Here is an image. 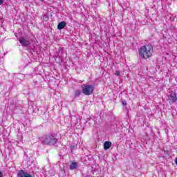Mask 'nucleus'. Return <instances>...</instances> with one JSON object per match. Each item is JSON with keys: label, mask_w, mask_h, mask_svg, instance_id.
Segmentation results:
<instances>
[{"label": "nucleus", "mask_w": 177, "mask_h": 177, "mask_svg": "<svg viewBox=\"0 0 177 177\" xmlns=\"http://www.w3.org/2000/svg\"><path fill=\"white\" fill-rule=\"evenodd\" d=\"M153 46L151 44H146L141 46L138 53L140 59H149L153 55Z\"/></svg>", "instance_id": "nucleus-1"}, {"label": "nucleus", "mask_w": 177, "mask_h": 177, "mask_svg": "<svg viewBox=\"0 0 177 177\" xmlns=\"http://www.w3.org/2000/svg\"><path fill=\"white\" fill-rule=\"evenodd\" d=\"M42 145L55 146L57 143V138L53 134H48L44 137L39 138Z\"/></svg>", "instance_id": "nucleus-2"}, {"label": "nucleus", "mask_w": 177, "mask_h": 177, "mask_svg": "<svg viewBox=\"0 0 177 177\" xmlns=\"http://www.w3.org/2000/svg\"><path fill=\"white\" fill-rule=\"evenodd\" d=\"M82 92L84 95L89 96V95H92V93H93V89H95V87L91 84H83L82 85Z\"/></svg>", "instance_id": "nucleus-3"}, {"label": "nucleus", "mask_w": 177, "mask_h": 177, "mask_svg": "<svg viewBox=\"0 0 177 177\" xmlns=\"http://www.w3.org/2000/svg\"><path fill=\"white\" fill-rule=\"evenodd\" d=\"M177 100L176 93L174 91H170L167 93V102L169 104H174Z\"/></svg>", "instance_id": "nucleus-4"}, {"label": "nucleus", "mask_w": 177, "mask_h": 177, "mask_svg": "<svg viewBox=\"0 0 177 177\" xmlns=\"http://www.w3.org/2000/svg\"><path fill=\"white\" fill-rule=\"evenodd\" d=\"M19 43L24 46V48H28L30 46V44H31L30 42V40L26 37H21L19 39Z\"/></svg>", "instance_id": "nucleus-5"}, {"label": "nucleus", "mask_w": 177, "mask_h": 177, "mask_svg": "<svg viewBox=\"0 0 177 177\" xmlns=\"http://www.w3.org/2000/svg\"><path fill=\"white\" fill-rule=\"evenodd\" d=\"M17 175L18 177H32V175L26 173V171H24L23 169L18 171Z\"/></svg>", "instance_id": "nucleus-6"}, {"label": "nucleus", "mask_w": 177, "mask_h": 177, "mask_svg": "<svg viewBox=\"0 0 177 177\" xmlns=\"http://www.w3.org/2000/svg\"><path fill=\"white\" fill-rule=\"evenodd\" d=\"M66 26H67V23H66V21H61L57 25V30H63Z\"/></svg>", "instance_id": "nucleus-7"}, {"label": "nucleus", "mask_w": 177, "mask_h": 177, "mask_svg": "<svg viewBox=\"0 0 177 177\" xmlns=\"http://www.w3.org/2000/svg\"><path fill=\"white\" fill-rule=\"evenodd\" d=\"M77 168H78V162H73L69 166V169L72 171L73 169H77Z\"/></svg>", "instance_id": "nucleus-8"}, {"label": "nucleus", "mask_w": 177, "mask_h": 177, "mask_svg": "<svg viewBox=\"0 0 177 177\" xmlns=\"http://www.w3.org/2000/svg\"><path fill=\"white\" fill-rule=\"evenodd\" d=\"M110 147H111V142L106 141L104 143V150H109V149H110Z\"/></svg>", "instance_id": "nucleus-9"}, {"label": "nucleus", "mask_w": 177, "mask_h": 177, "mask_svg": "<svg viewBox=\"0 0 177 177\" xmlns=\"http://www.w3.org/2000/svg\"><path fill=\"white\" fill-rule=\"evenodd\" d=\"M75 96H80L81 95V91L77 90L75 92Z\"/></svg>", "instance_id": "nucleus-10"}, {"label": "nucleus", "mask_w": 177, "mask_h": 177, "mask_svg": "<svg viewBox=\"0 0 177 177\" xmlns=\"http://www.w3.org/2000/svg\"><path fill=\"white\" fill-rule=\"evenodd\" d=\"M121 74V72L120 71H115V75L118 77Z\"/></svg>", "instance_id": "nucleus-11"}, {"label": "nucleus", "mask_w": 177, "mask_h": 177, "mask_svg": "<svg viewBox=\"0 0 177 177\" xmlns=\"http://www.w3.org/2000/svg\"><path fill=\"white\" fill-rule=\"evenodd\" d=\"M122 104L123 106H127V101H123Z\"/></svg>", "instance_id": "nucleus-12"}, {"label": "nucleus", "mask_w": 177, "mask_h": 177, "mask_svg": "<svg viewBox=\"0 0 177 177\" xmlns=\"http://www.w3.org/2000/svg\"><path fill=\"white\" fill-rule=\"evenodd\" d=\"M3 4V0H0V6Z\"/></svg>", "instance_id": "nucleus-13"}, {"label": "nucleus", "mask_w": 177, "mask_h": 177, "mask_svg": "<svg viewBox=\"0 0 177 177\" xmlns=\"http://www.w3.org/2000/svg\"><path fill=\"white\" fill-rule=\"evenodd\" d=\"M0 177H3V174L0 171Z\"/></svg>", "instance_id": "nucleus-14"}, {"label": "nucleus", "mask_w": 177, "mask_h": 177, "mask_svg": "<svg viewBox=\"0 0 177 177\" xmlns=\"http://www.w3.org/2000/svg\"><path fill=\"white\" fill-rule=\"evenodd\" d=\"M176 165H177V158L175 160Z\"/></svg>", "instance_id": "nucleus-15"}]
</instances>
